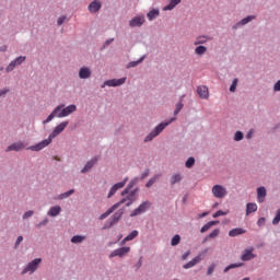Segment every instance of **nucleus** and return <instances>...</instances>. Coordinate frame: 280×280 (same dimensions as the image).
I'll return each instance as SVG.
<instances>
[{"label": "nucleus", "instance_id": "2eb2a0df", "mask_svg": "<svg viewBox=\"0 0 280 280\" xmlns=\"http://www.w3.org/2000/svg\"><path fill=\"white\" fill-rule=\"evenodd\" d=\"M197 93L201 100H209V88L206 85L198 86Z\"/></svg>", "mask_w": 280, "mask_h": 280}, {"label": "nucleus", "instance_id": "8fccbe9b", "mask_svg": "<svg viewBox=\"0 0 280 280\" xmlns=\"http://www.w3.org/2000/svg\"><path fill=\"white\" fill-rule=\"evenodd\" d=\"M229 212H224L222 210L217 211L212 217L213 218H220V215H226Z\"/></svg>", "mask_w": 280, "mask_h": 280}, {"label": "nucleus", "instance_id": "603ef678", "mask_svg": "<svg viewBox=\"0 0 280 280\" xmlns=\"http://www.w3.org/2000/svg\"><path fill=\"white\" fill-rule=\"evenodd\" d=\"M65 21H67V16L62 15V16H60V18L58 19L57 24H58V25H62V23H65Z\"/></svg>", "mask_w": 280, "mask_h": 280}, {"label": "nucleus", "instance_id": "58836bf2", "mask_svg": "<svg viewBox=\"0 0 280 280\" xmlns=\"http://www.w3.org/2000/svg\"><path fill=\"white\" fill-rule=\"evenodd\" d=\"M242 266H244L242 262L229 265L225 267L224 272H229V270H233V268H242Z\"/></svg>", "mask_w": 280, "mask_h": 280}, {"label": "nucleus", "instance_id": "423d86ee", "mask_svg": "<svg viewBox=\"0 0 280 280\" xmlns=\"http://www.w3.org/2000/svg\"><path fill=\"white\" fill-rule=\"evenodd\" d=\"M126 183H128V177H125L122 182L115 184L110 188V190L107 195V198H113V196H115V194H117V191H119V189H124V187H126Z\"/></svg>", "mask_w": 280, "mask_h": 280}, {"label": "nucleus", "instance_id": "3c124183", "mask_svg": "<svg viewBox=\"0 0 280 280\" xmlns=\"http://www.w3.org/2000/svg\"><path fill=\"white\" fill-rule=\"evenodd\" d=\"M213 270H215V265H212V266L208 267L207 275H208V276L213 275Z\"/></svg>", "mask_w": 280, "mask_h": 280}, {"label": "nucleus", "instance_id": "79ce46f5", "mask_svg": "<svg viewBox=\"0 0 280 280\" xmlns=\"http://www.w3.org/2000/svg\"><path fill=\"white\" fill-rule=\"evenodd\" d=\"M172 246H178L180 244V235H175L171 241Z\"/></svg>", "mask_w": 280, "mask_h": 280}, {"label": "nucleus", "instance_id": "680f3d73", "mask_svg": "<svg viewBox=\"0 0 280 280\" xmlns=\"http://www.w3.org/2000/svg\"><path fill=\"white\" fill-rule=\"evenodd\" d=\"M113 40H115V39H114V38L107 39V40L105 42V47H108V45H110V43H113Z\"/></svg>", "mask_w": 280, "mask_h": 280}, {"label": "nucleus", "instance_id": "b1692460", "mask_svg": "<svg viewBox=\"0 0 280 280\" xmlns=\"http://www.w3.org/2000/svg\"><path fill=\"white\" fill-rule=\"evenodd\" d=\"M246 231L242 228H235L229 232L230 237H237V235H244Z\"/></svg>", "mask_w": 280, "mask_h": 280}, {"label": "nucleus", "instance_id": "393cba45", "mask_svg": "<svg viewBox=\"0 0 280 280\" xmlns=\"http://www.w3.org/2000/svg\"><path fill=\"white\" fill-rule=\"evenodd\" d=\"M266 187H259L257 189V200L258 202H264V199L266 198Z\"/></svg>", "mask_w": 280, "mask_h": 280}, {"label": "nucleus", "instance_id": "cd10ccee", "mask_svg": "<svg viewBox=\"0 0 280 280\" xmlns=\"http://www.w3.org/2000/svg\"><path fill=\"white\" fill-rule=\"evenodd\" d=\"M219 222L218 221H210L208 223H206L201 230H200V233H207V231H209V229H211V226H215V224H218Z\"/></svg>", "mask_w": 280, "mask_h": 280}, {"label": "nucleus", "instance_id": "f8f14e48", "mask_svg": "<svg viewBox=\"0 0 280 280\" xmlns=\"http://www.w3.org/2000/svg\"><path fill=\"white\" fill-rule=\"evenodd\" d=\"M121 84H126V78L107 80L103 83L102 89L104 86H121Z\"/></svg>", "mask_w": 280, "mask_h": 280}, {"label": "nucleus", "instance_id": "473e14b6", "mask_svg": "<svg viewBox=\"0 0 280 280\" xmlns=\"http://www.w3.org/2000/svg\"><path fill=\"white\" fill-rule=\"evenodd\" d=\"M138 235L139 231L133 230L129 235L125 237V242H132V240H135V237H137Z\"/></svg>", "mask_w": 280, "mask_h": 280}, {"label": "nucleus", "instance_id": "412c9836", "mask_svg": "<svg viewBox=\"0 0 280 280\" xmlns=\"http://www.w3.org/2000/svg\"><path fill=\"white\" fill-rule=\"evenodd\" d=\"M137 183H139V178L131 179V182L128 184L127 188L125 190H122L121 196H128V194H130L131 187H135V185H137Z\"/></svg>", "mask_w": 280, "mask_h": 280}, {"label": "nucleus", "instance_id": "c03bdc74", "mask_svg": "<svg viewBox=\"0 0 280 280\" xmlns=\"http://www.w3.org/2000/svg\"><path fill=\"white\" fill-rule=\"evenodd\" d=\"M219 235H220V230H219V229H215V230H213V231L208 235V237H209L210 240H213V238L218 237Z\"/></svg>", "mask_w": 280, "mask_h": 280}, {"label": "nucleus", "instance_id": "9b49d317", "mask_svg": "<svg viewBox=\"0 0 280 280\" xmlns=\"http://www.w3.org/2000/svg\"><path fill=\"white\" fill-rule=\"evenodd\" d=\"M65 108V104L58 105L52 112L51 114L47 117V119H45L43 121V124H49V121H51L55 117H58L61 113L62 109Z\"/></svg>", "mask_w": 280, "mask_h": 280}, {"label": "nucleus", "instance_id": "4c0bfd02", "mask_svg": "<svg viewBox=\"0 0 280 280\" xmlns=\"http://www.w3.org/2000/svg\"><path fill=\"white\" fill-rule=\"evenodd\" d=\"M250 21H255V15H249L242 21L238 22V25H246L247 23H250Z\"/></svg>", "mask_w": 280, "mask_h": 280}, {"label": "nucleus", "instance_id": "a18cd8bd", "mask_svg": "<svg viewBox=\"0 0 280 280\" xmlns=\"http://www.w3.org/2000/svg\"><path fill=\"white\" fill-rule=\"evenodd\" d=\"M237 82L238 80L237 79H234L231 86H230V91L231 93H235L236 89H237Z\"/></svg>", "mask_w": 280, "mask_h": 280}, {"label": "nucleus", "instance_id": "72a5a7b5", "mask_svg": "<svg viewBox=\"0 0 280 280\" xmlns=\"http://www.w3.org/2000/svg\"><path fill=\"white\" fill-rule=\"evenodd\" d=\"M149 21H154V19H156V16H159V10H151L148 14H147Z\"/></svg>", "mask_w": 280, "mask_h": 280}, {"label": "nucleus", "instance_id": "dca6fc26", "mask_svg": "<svg viewBox=\"0 0 280 280\" xmlns=\"http://www.w3.org/2000/svg\"><path fill=\"white\" fill-rule=\"evenodd\" d=\"M21 150H25V144L23 142H15L7 148V152H21Z\"/></svg>", "mask_w": 280, "mask_h": 280}, {"label": "nucleus", "instance_id": "a19ab883", "mask_svg": "<svg viewBox=\"0 0 280 280\" xmlns=\"http://www.w3.org/2000/svg\"><path fill=\"white\" fill-rule=\"evenodd\" d=\"M194 165H196V159L189 158V159L186 161L185 166L188 167V170H190V167H194Z\"/></svg>", "mask_w": 280, "mask_h": 280}, {"label": "nucleus", "instance_id": "39448f33", "mask_svg": "<svg viewBox=\"0 0 280 280\" xmlns=\"http://www.w3.org/2000/svg\"><path fill=\"white\" fill-rule=\"evenodd\" d=\"M25 60H27V57H25V56H20L18 58H15L5 68L7 73L14 71V69H16V67L21 66V63L24 62Z\"/></svg>", "mask_w": 280, "mask_h": 280}, {"label": "nucleus", "instance_id": "a211bd4d", "mask_svg": "<svg viewBox=\"0 0 280 280\" xmlns=\"http://www.w3.org/2000/svg\"><path fill=\"white\" fill-rule=\"evenodd\" d=\"M97 163V158H93L91 161H89L85 166L81 170V174H86V172H90V170Z\"/></svg>", "mask_w": 280, "mask_h": 280}, {"label": "nucleus", "instance_id": "e433bc0d", "mask_svg": "<svg viewBox=\"0 0 280 280\" xmlns=\"http://www.w3.org/2000/svg\"><path fill=\"white\" fill-rule=\"evenodd\" d=\"M159 178H161V175L153 176L152 178L149 179L145 187H148V188L152 187V185H154L156 183V180H159Z\"/></svg>", "mask_w": 280, "mask_h": 280}, {"label": "nucleus", "instance_id": "37998d69", "mask_svg": "<svg viewBox=\"0 0 280 280\" xmlns=\"http://www.w3.org/2000/svg\"><path fill=\"white\" fill-rule=\"evenodd\" d=\"M141 62H143V57H141L138 61H131L128 63V69L132 68V67H137L138 65H141Z\"/></svg>", "mask_w": 280, "mask_h": 280}, {"label": "nucleus", "instance_id": "052dcab7", "mask_svg": "<svg viewBox=\"0 0 280 280\" xmlns=\"http://www.w3.org/2000/svg\"><path fill=\"white\" fill-rule=\"evenodd\" d=\"M189 255H190V252H186L185 254H183L182 259L185 261V259H187Z\"/></svg>", "mask_w": 280, "mask_h": 280}, {"label": "nucleus", "instance_id": "338daca9", "mask_svg": "<svg viewBox=\"0 0 280 280\" xmlns=\"http://www.w3.org/2000/svg\"><path fill=\"white\" fill-rule=\"evenodd\" d=\"M126 242H128V241H126V238H124V240L120 242L121 246H124V244H126Z\"/></svg>", "mask_w": 280, "mask_h": 280}, {"label": "nucleus", "instance_id": "20e7f679", "mask_svg": "<svg viewBox=\"0 0 280 280\" xmlns=\"http://www.w3.org/2000/svg\"><path fill=\"white\" fill-rule=\"evenodd\" d=\"M228 194H229V191L226 190V187H224V186H222V185H214V186L212 187V195L214 196V198L222 199V198H224Z\"/></svg>", "mask_w": 280, "mask_h": 280}, {"label": "nucleus", "instance_id": "bb28decb", "mask_svg": "<svg viewBox=\"0 0 280 280\" xmlns=\"http://www.w3.org/2000/svg\"><path fill=\"white\" fill-rule=\"evenodd\" d=\"M209 40H211L209 36H199L196 38L194 45H205V43H208Z\"/></svg>", "mask_w": 280, "mask_h": 280}, {"label": "nucleus", "instance_id": "4d7b16f0", "mask_svg": "<svg viewBox=\"0 0 280 280\" xmlns=\"http://www.w3.org/2000/svg\"><path fill=\"white\" fill-rule=\"evenodd\" d=\"M7 93H10V90L8 89L0 90V97H3V95H7Z\"/></svg>", "mask_w": 280, "mask_h": 280}, {"label": "nucleus", "instance_id": "c9c22d12", "mask_svg": "<svg viewBox=\"0 0 280 280\" xmlns=\"http://www.w3.org/2000/svg\"><path fill=\"white\" fill-rule=\"evenodd\" d=\"M75 194L74 189H70L61 195H59V200H65V198H69V196H73Z\"/></svg>", "mask_w": 280, "mask_h": 280}, {"label": "nucleus", "instance_id": "ddd939ff", "mask_svg": "<svg viewBox=\"0 0 280 280\" xmlns=\"http://www.w3.org/2000/svg\"><path fill=\"white\" fill-rule=\"evenodd\" d=\"M128 253H130V247H120L113 250L109 255V258L113 259V257H126Z\"/></svg>", "mask_w": 280, "mask_h": 280}, {"label": "nucleus", "instance_id": "c756f323", "mask_svg": "<svg viewBox=\"0 0 280 280\" xmlns=\"http://www.w3.org/2000/svg\"><path fill=\"white\" fill-rule=\"evenodd\" d=\"M180 180H183V175L180 174H174L171 177V185H176V183H180Z\"/></svg>", "mask_w": 280, "mask_h": 280}, {"label": "nucleus", "instance_id": "bf43d9fd", "mask_svg": "<svg viewBox=\"0 0 280 280\" xmlns=\"http://www.w3.org/2000/svg\"><path fill=\"white\" fill-rule=\"evenodd\" d=\"M275 91H280V80L273 86Z\"/></svg>", "mask_w": 280, "mask_h": 280}, {"label": "nucleus", "instance_id": "7c9ffc66", "mask_svg": "<svg viewBox=\"0 0 280 280\" xmlns=\"http://www.w3.org/2000/svg\"><path fill=\"white\" fill-rule=\"evenodd\" d=\"M121 215H124V212L118 211L113 215V221L110 222V226H113V224L119 222V220H121Z\"/></svg>", "mask_w": 280, "mask_h": 280}, {"label": "nucleus", "instance_id": "4be33fe9", "mask_svg": "<svg viewBox=\"0 0 280 280\" xmlns=\"http://www.w3.org/2000/svg\"><path fill=\"white\" fill-rule=\"evenodd\" d=\"M122 200H126V207H130L135 200H137V197L135 196V191L128 192L126 198H122Z\"/></svg>", "mask_w": 280, "mask_h": 280}, {"label": "nucleus", "instance_id": "f704fd0d", "mask_svg": "<svg viewBox=\"0 0 280 280\" xmlns=\"http://www.w3.org/2000/svg\"><path fill=\"white\" fill-rule=\"evenodd\" d=\"M183 97H185V95L180 96L179 103L176 104V108L174 110V115H178V113H180V110H183V106H185L183 104Z\"/></svg>", "mask_w": 280, "mask_h": 280}, {"label": "nucleus", "instance_id": "6e6d98bb", "mask_svg": "<svg viewBox=\"0 0 280 280\" xmlns=\"http://www.w3.org/2000/svg\"><path fill=\"white\" fill-rule=\"evenodd\" d=\"M21 242H23V236H19V237L16 238L15 248H19V246L21 245Z\"/></svg>", "mask_w": 280, "mask_h": 280}, {"label": "nucleus", "instance_id": "864d4df0", "mask_svg": "<svg viewBox=\"0 0 280 280\" xmlns=\"http://www.w3.org/2000/svg\"><path fill=\"white\" fill-rule=\"evenodd\" d=\"M257 224L258 226H264V224H266V218L258 219Z\"/></svg>", "mask_w": 280, "mask_h": 280}, {"label": "nucleus", "instance_id": "2f4dec72", "mask_svg": "<svg viewBox=\"0 0 280 280\" xmlns=\"http://www.w3.org/2000/svg\"><path fill=\"white\" fill-rule=\"evenodd\" d=\"M195 54L197 56H205V54H207V47L206 46H198L196 49H195Z\"/></svg>", "mask_w": 280, "mask_h": 280}, {"label": "nucleus", "instance_id": "4468645a", "mask_svg": "<svg viewBox=\"0 0 280 280\" xmlns=\"http://www.w3.org/2000/svg\"><path fill=\"white\" fill-rule=\"evenodd\" d=\"M145 23V18L143 16H136L130 20L129 25L130 27H141Z\"/></svg>", "mask_w": 280, "mask_h": 280}, {"label": "nucleus", "instance_id": "ea45409f", "mask_svg": "<svg viewBox=\"0 0 280 280\" xmlns=\"http://www.w3.org/2000/svg\"><path fill=\"white\" fill-rule=\"evenodd\" d=\"M72 244H80L84 242V236L75 235L71 238Z\"/></svg>", "mask_w": 280, "mask_h": 280}, {"label": "nucleus", "instance_id": "69168bd1", "mask_svg": "<svg viewBox=\"0 0 280 280\" xmlns=\"http://www.w3.org/2000/svg\"><path fill=\"white\" fill-rule=\"evenodd\" d=\"M209 238H210L209 235L206 236V237L203 238V241H202V244L207 243V241H208Z\"/></svg>", "mask_w": 280, "mask_h": 280}, {"label": "nucleus", "instance_id": "5fc2aeb1", "mask_svg": "<svg viewBox=\"0 0 280 280\" xmlns=\"http://www.w3.org/2000/svg\"><path fill=\"white\" fill-rule=\"evenodd\" d=\"M148 176H150V170H145L142 175H141V179L143 180V178H148Z\"/></svg>", "mask_w": 280, "mask_h": 280}, {"label": "nucleus", "instance_id": "13d9d810", "mask_svg": "<svg viewBox=\"0 0 280 280\" xmlns=\"http://www.w3.org/2000/svg\"><path fill=\"white\" fill-rule=\"evenodd\" d=\"M47 222H49V220L45 219L39 224H37V229H40V226H45L47 224Z\"/></svg>", "mask_w": 280, "mask_h": 280}, {"label": "nucleus", "instance_id": "6e6552de", "mask_svg": "<svg viewBox=\"0 0 280 280\" xmlns=\"http://www.w3.org/2000/svg\"><path fill=\"white\" fill-rule=\"evenodd\" d=\"M126 199H121L119 202L115 203L113 207H110L105 213L100 215V220H106V218H108V215H110V213H114L116 211V209H119V207H121V205H125Z\"/></svg>", "mask_w": 280, "mask_h": 280}, {"label": "nucleus", "instance_id": "e2e57ef3", "mask_svg": "<svg viewBox=\"0 0 280 280\" xmlns=\"http://www.w3.org/2000/svg\"><path fill=\"white\" fill-rule=\"evenodd\" d=\"M253 137V131H249L247 135H246V138L247 139H250Z\"/></svg>", "mask_w": 280, "mask_h": 280}, {"label": "nucleus", "instance_id": "6ab92c4d", "mask_svg": "<svg viewBox=\"0 0 280 280\" xmlns=\"http://www.w3.org/2000/svg\"><path fill=\"white\" fill-rule=\"evenodd\" d=\"M101 8H102V3L97 0H95V1L90 3L89 11L93 12V13L100 12Z\"/></svg>", "mask_w": 280, "mask_h": 280}, {"label": "nucleus", "instance_id": "9d476101", "mask_svg": "<svg viewBox=\"0 0 280 280\" xmlns=\"http://www.w3.org/2000/svg\"><path fill=\"white\" fill-rule=\"evenodd\" d=\"M253 253H255V247L244 249L241 256L242 261H250V259H255L257 255Z\"/></svg>", "mask_w": 280, "mask_h": 280}, {"label": "nucleus", "instance_id": "f3484780", "mask_svg": "<svg viewBox=\"0 0 280 280\" xmlns=\"http://www.w3.org/2000/svg\"><path fill=\"white\" fill-rule=\"evenodd\" d=\"M201 259H202L201 255L196 256L192 260L184 265L185 270H188V268H194V266L200 264Z\"/></svg>", "mask_w": 280, "mask_h": 280}, {"label": "nucleus", "instance_id": "de8ad7c7", "mask_svg": "<svg viewBox=\"0 0 280 280\" xmlns=\"http://www.w3.org/2000/svg\"><path fill=\"white\" fill-rule=\"evenodd\" d=\"M280 222V209L277 210L276 217L272 220V224L277 225Z\"/></svg>", "mask_w": 280, "mask_h": 280}, {"label": "nucleus", "instance_id": "49530a36", "mask_svg": "<svg viewBox=\"0 0 280 280\" xmlns=\"http://www.w3.org/2000/svg\"><path fill=\"white\" fill-rule=\"evenodd\" d=\"M244 139V133L242 131H236L234 136V141H242Z\"/></svg>", "mask_w": 280, "mask_h": 280}, {"label": "nucleus", "instance_id": "c85d7f7f", "mask_svg": "<svg viewBox=\"0 0 280 280\" xmlns=\"http://www.w3.org/2000/svg\"><path fill=\"white\" fill-rule=\"evenodd\" d=\"M257 211V203H247L246 214L250 215V213H255Z\"/></svg>", "mask_w": 280, "mask_h": 280}, {"label": "nucleus", "instance_id": "f257e3e1", "mask_svg": "<svg viewBox=\"0 0 280 280\" xmlns=\"http://www.w3.org/2000/svg\"><path fill=\"white\" fill-rule=\"evenodd\" d=\"M67 126H69V121L60 122L49 135L48 139H45L35 145L28 147L27 150H32V152H40V150H45V148H47V145H49L51 141L58 137V135L65 132V128H67Z\"/></svg>", "mask_w": 280, "mask_h": 280}, {"label": "nucleus", "instance_id": "1a4fd4ad", "mask_svg": "<svg viewBox=\"0 0 280 280\" xmlns=\"http://www.w3.org/2000/svg\"><path fill=\"white\" fill-rule=\"evenodd\" d=\"M78 110V106L75 105H69L67 107L61 108V113L58 115L59 119H62L63 117H69V115H72V113H75Z\"/></svg>", "mask_w": 280, "mask_h": 280}, {"label": "nucleus", "instance_id": "09e8293b", "mask_svg": "<svg viewBox=\"0 0 280 280\" xmlns=\"http://www.w3.org/2000/svg\"><path fill=\"white\" fill-rule=\"evenodd\" d=\"M32 215H34V211H32V210L26 211V212L23 214V220H27V218H32Z\"/></svg>", "mask_w": 280, "mask_h": 280}, {"label": "nucleus", "instance_id": "0eeeda50", "mask_svg": "<svg viewBox=\"0 0 280 280\" xmlns=\"http://www.w3.org/2000/svg\"><path fill=\"white\" fill-rule=\"evenodd\" d=\"M148 209H150V201H144L130 213V218L141 215V213H145V211H148Z\"/></svg>", "mask_w": 280, "mask_h": 280}, {"label": "nucleus", "instance_id": "aec40b11", "mask_svg": "<svg viewBox=\"0 0 280 280\" xmlns=\"http://www.w3.org/2000/svg\"><path fill=\"white\" fill-rule=\"evenodd\" d=\"M79 78L81 80H88V78H91V69L81 68L80 71H79Z\"/></svg>", "mask_w": 280, "mask_h": 280}, {"label": "nucleus", "instance_id": "a878e982", "mask_svg": "<svg viewBox=\"0 0 280 280\" xmlns=\"http://www.w3.org/2000/svg\"><path fill=\"white\" fill-rule=\"evenodd\" d=\"M178 3H180V0H171V2L163 8L164 12H167V10H174Z\"/></svg>", "mask_w": 280, "mask_h": 280}, {"label": "nucleus", "instance_id": "f03ea898", "mask_svg": "<svg viewBox=\"0 0 280 280\" xmlns=\"http://www.w3.org/2000/svg\"><path fill=\"white\" fill-rule=\"evenodd\" d=\"M173 121H176V118H172L171 120L166 121V122H161L160 125H158L144 139L145 142L148 141H152V139H154L155 137H159L160 133L162 132V130H165V128H167V126H170V124H172Z\"/></svg>", "mask_w": 280, "mask_h": 280}, {"label": "nucleus", "instance_id": "0e129e2a", "mask_svg": "<svg viewBox=\"0 0 280 280\" xmlns=\"http://www.w3.org/2000/svg\"><path fill=\"white\" fill-rule=\"evenodd\" d=\"M208 213L207 212H203L201 214H199V218H207Z\"/></svg>", "mask_w": 280, "mask_h": 280}, {"label": "nucleus", "instance_id": "7ed1b4c3", "mask_svg": "<svg viewBox=\"0 0 280 280\" xmlns=\"http://www.w3.org/2000/svg\"><path fill=\"white\" fill-rule=\"evenodd\" d=\"M42 261H43V259L35 258L34 260H32L31 262L27 264V266L23 269L22 275H27V272H30V275H34V272H36V270H38V265Z\"/></svg>", "mask_w": 280, "mask_h": 280}, {"label": "nucleus", "instance_id": "5701e85b", "mask_svg": "<svg viewBox=\"0 0 280 280\" xmlns=\"http://www.w3.org/2000/svg\"><path fill=\"white\" fill-rule=\"evenodd\" d=\"M60 211H62L60 206L51 207L48 211V215H50V218H56V215H60Z\"/></svg>", "mask_w": 280, "mask_h": 280}]
</instances>
